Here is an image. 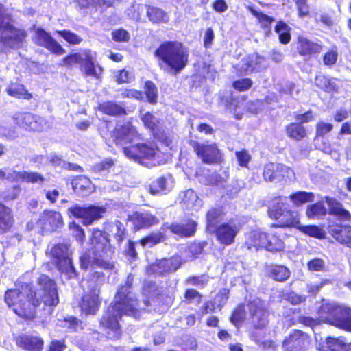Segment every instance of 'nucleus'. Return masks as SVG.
<instances>
[{"label":"nucleus","instance_id":"55","mask_svg":"<svg viewBox=\"0 0 351 351\" xmlns=\"http://www.w3.org/2000/svg\"><path fill=\"white\" fill-rule=\"evenodd\" d=\"M45 47L51 53L60 56L66 51L61 45L45 32Z\"/></svg>","mask_w":351,"mask_h":351},{"label":"nucleus","instance_id":"53","mask_svg":"<svg viewBox=\"0 0 351 351\" xmlns=\"http://www.w3.org/2000/svg\"><path fill=\"white\" fill-rule=\"evenodd\" d=\"M339 53L337 47L333 46L328 49L322 56V61L324 66L327 67H332L338 61Z\"/></svg>","mask_w":351,"mask_h":351},{"label":"nucleus","instance_id":"48","mask_svg":"<svg viewBox=\"0 0 351 351\" xmlns=\"http://www.w3.org/2000/svg\"><path fill=\"white\" fill-rule=\"evenodd\" d=\"M289 197L293 204L295 206L298 207L306 203L313 202L314 199V195L311 192L298 191L291 193Z\"/></svg>","mask_w":351,"mask_h":351},{"label":"nucleus","instance_id":"58","mask_svg":"<svg viewBox=\"0 0 351 351\" xmlns=\"http://www.w3.org/2000/svg\"><path fill=\"white\" fill-rule=\"evenodd\" d=\"M56 32L71 45H79L83 40L82 37L69 29L59 30Z\"/></svg>","mask_w":351,"mask_h":351},{"label":"nucleus","instance_id":"60","mask_svg":"<svg viewBox=\"0 0 351 351\" xmlns=\"http://www.w3.org/2000/svg\"><path fill=\"white\" fill-rule=\"evenodd\" d=\"M306 267L308 271H326L327 270L326 263L324 259L315 257L309 260L306 263Z\"/></svg>","mask_w":351,"mask_h":351},{"label":"nucleus","instance_id":"13","mask_svg":"<svg viewBox=\"0 0 351 351\" xmlns=\"http://www.w3.org/2000/svg\"><path fill=\"white\" fill-rule=\"evenodd\" d=\"M69 211L74 217L82 219V224L88 226L94 221L101 219L106 212V208L104 206H96L95 205L80 206L75 204L71 206Z\"/></svg>","mask_w":351,"mask_h":351},{"label":"nucleus","instance_id":"59","mask_svg":"<svg viewBox=\"0 0 351 351\" xmlns=\"http://www.w3.org/2000/svg\"><path fill=\"white\" fill-rule=\"evenodd\" d=\"M69 227L72 231V235L75 239L81 245L84 244L86 239L84 230L75 221L69 223Z\"/></svg>","mask_w":351,"mask_h":351},{"label":"nucleus","instance_id":"27","mask_svg":"<svg viewBox=\"0 0 351 351\" xmlns=\"http://www.w3.org/2000/svg\"><path fill=\"white\" fill-rule=\"evenodd\" d=\"M326 203L328 206L327 213L339 219L349 221L351 220V215L350 212L345 209L343 204L335 197L326 196L324 198Z\"/></svg>","mask_w":351,"mask_h":351},{"label":"nucleus","instance_id":"12","mask_svg":"<svg viewBox=\"0 0 351 351\" xmlns=\"http://www.w3.org/2000/svg\"><path fill=\"white\" fill-rule=\"evenodd\" d=\"M141 120L145 128L149 130L154 139L166 146H170L172 144V138L161 125V121L152 113L146 112L141 116Z\"/></svg>","mask_w":351,"mask_h":351},{"label":"nucleus","instance_id":"7","mask_svg":"<svg viewBox=\"0 0 351 351\" xmlns=\"http://www.w3.org/2000/svg\"><path fill=\"white\" fill-rule=\"evenodd\" d=\"M267 215L276 222L271 224V228H297L300 221L299 213L291 209L280 196L273 198L272 204L267 210Z\"/></svg>","mask_w":351,"mask_h":351},{"label":"nucleus","instance_id":"54","mask_svg":"<svg viewBox=\"0 0 351 351\" xmlns=\"http://www.w3.org/2000/svg\"><path fill=\"white\" fill-rule=\"evenodd\" d=\"M113 226L115 227V232L113 234V237L115 239L117 245L121 246L123 241L128 236V230L123 224V223L117 219L113 222Z\"/></svg>","mask_w":351,"mask_h":351},{"label":"nucleus","instance_id":"33","mask_svg":"<svg viewBox=\"0 0 351 351\" xmlns=\"http://www.w3.org/2000/svg\"><path fill=\"white\" fill-rule=\"evenodd\" d=\"M64 226L63 218L59 212L45 210V229L51 232L58 231Z\"/></svg>","mask_w":351,"mask_h":351},{"label":"nucleus","instance_id":"43","mask_svg":"<svg viewBox=\"0 0 351 351\" xmlns=\"http://www.w3.org/2000/svg\"><path fill=\"white\" fill-rule=\"evenodd\" d=\"M343 341L339 338L328 337L324 341H320L317 351H341Z\"/></svg>","mask_w":351,"mask_h":351},{"label":"nucleus","instance_id":"9","mask_svg":"<svg viewBox=\"0 0 351 351\" xmlns=\"http://www.w3.org/2000/svg\"><path fill=\"white\" fill-rule=\"evenodd\" d=\"M250 313V323L253 329L249 334L250 338L257 343L259 336L257 331L266 329L269 323V312L263 301L260 299L251 300L247 304Z\"/></svg>","mask_w":351,"mask_h":351},{"label":"nucleus","instance_id":"10","mask_svg":"<svg viewBox=\"0 0 351 351\" xmlns=\"http://www.w3.org/2000/svg\"><path fill=\"white\" fill-rule=\"evenodd\" d=\"M189 145L204 164L221 165L224 162V155L215 143H210L208 141L200 143L190 140Z\"/></svg>","mask_w":351,"mask_h":351},{"label":"nucleus","instance_id":"29","mask_svg":"<svg viewBox=\"0 0 351 351\" xmlns=\"http://www.w3.org/2000/svg\"><path fill=\"white\" fill-rule=\"evenodd\" d=\"M267 232L253 231L250 232L243 245L247 250L265 248L267 250Z\"/></svg>","mask_w":351,"mask_h":351},{"label":"nucleus","instance_id":"41","mask_svg":"<svg viewBox=\"0 0 351 351\" xmlns=\"http://www.w3.org/2000/svg\"><path fill=\"white\" fill-rule=\"evenodd\" d=\"M247 10L256 18L258 23L261 27L265 30L267 32H269L271 28V24L274 21V18L267 15L261 11L255 10L252 6L247 7Z\"/></svg>","mask_w":351,"mask_h":351},{"label":"nucleus","instance_id":"45","mask_svg":"<svg viewBox=\"0 0 351 351\" xmlns=\"http://www.w3.org/2000/svg\"><path fill=\"white\" fill-rule=\"evenodd\" d=\"M246 312L243 303L238 304L231 311L229 321L236 327H239L245 319Z\"/></svg>","mask_w":351,"mask_h":351},{"label":"nucleus","instance_id":"31","mask_svg":"<svg viewBox=\"0 0 351 351\" xmlns=\"http://www.w3.org/2000/svg\"><path fill=\"white\" fill-rule=\"evenodd\" d=\"M146 16L153 24L166 23L169 21L167 13L162 8L153 5H145Z\"/></svg>","mask_w":351,"mask_h":351},{"label":"nucleus","instance_id":"52","mask_svg":"<svg viewBox=\"0 0 351 351\" xmlns=\"http://www.w3.org/2000/svg\"><path fill=\"white\" fill-rule=\"evenodd\" d=\"M144 93L145 94L147 100L149 104H156L158 102V88L152 81L147 80L145 82Z\"/></svg>","mask_w":351,"mask_h":351},{"label":"nucleus","instance_id":"20","mask_svg":"<svg viewBox=\"0 0 351 351\" xmlns=\"http://www.w3.org/2000/svg\"><path fill=\"white\" fill-rule=\"evenodd\" d=\"M341 305L332 302L322 300L316 313L321 323L336 326Z\"/></svg>","mask_w":351,"mask_h":351},{"label":"nucleus","instance_id":"49","mask_svg":"<svg viewBox=\"0 0 351 351\" xmlns=\"http://www.w3.org/2000/svg\"><path fill=\"white\" fill-rule=\"evenodd\" d=\"M285 249L283 240L276 232H267V250L271 252H280Z\"/></svg>","mask_w":351,"mask_h":351},{"label":"nucleus","instance_id":"47","mask_svg":"<svg viewBox=\"0 0 351 351\" xmlns=\"http://www.w3.org/2000/svg\"><path fill=\"white\" fill-rule=\"evenodd\" d=\"M291 27L283 21H278L275 25V31L278 34V39L281 44H288L291 39Z\"/></svg>","mask_w":351,"mask_h":351},{"label":"nucleus","instance_id":"63","mask_svg":"<svg viewBox=\"0 0 351 351\" xmlns=\"http://www.w3.org/2000/svg\"><path fill=\"white\" fill-rule=\"evenodd\" d=\"M143 294L147 296H152L158 294V287L154 280H145L141 287Z\"/></svg>","mask_w":351,"mask_h":351},{"label":"nucleus","instance_id":"44","mask_svg":"<svg viewBox=\"0 0 351 351\" xmlns=\"http://www.w3.org/2000/svg\"><path fill=\"white\" fill-rule=\"evenodd\" d=\"M15 123L19 126L25 130H34L36 125V121L34 116L28 112H20L14 117Z\"/></svg>","mask_w":351,"mask_h":351},{"label":"nucleus","instance_id":"19","mask_svg":"<svg viewBox=\"0 0 351 351\" xmlns=\"http://www.w3.org/2000/svg\"><path fill=\"white\" fill-rule=\"evenodd\" d=\"M291 172V169L283 164L270 162L265 165L262 174L265 182H282Z\"/></svg>","mask_w":351,"mask_h":351},{"label":"nucleus","instance_id":"64","mask_svg":"<svg viewBox=\"0 0 351 351\" xmlns=\"http://www.w3.org/2000/svg\"><path fill=\"white\" fill-rule=\"evenodd\" d=\"M112 38L115 42L123 43L128 42L130 36L129 32L126 29L123 28H119L114 29L112 32Z\"/></svg>","mask_w":351,"mask_h":351},{"label":"nucleus","instance_id":"11","mask_svg":"<svg viewBox=\"0 0 351 351\" xmlns=\"http://www.w3.org/2000/svg\"><path fill=\"white\" fill-rule=\"evenodd\" d=\"M241 226L234 219L222 222L210 233H213L217 242L223 246H229L235 242L236 237L240 232Z\"/></svg>","mask_w":351,"mask_h":351},{"label":"nucleus","instance_id":"2","mask_svg":"<svg viewBox=\"0 0 351 351\" xmlns=\"http://www.w3.org/2000/svg\"><path fill=\"white\" fill-rule=\"evenodd\" d=\"M153 55L160 69L174 76L180 73L189 62V49L178 40L162 41Z\"/></svg>","mask_w":351,"mask_h":351},{"label":"nucleus","instance_id":"30","mask_svg":"<svg viewBox=\"0 0 351 351\" xmlns=\"http://www.w3.org/2000/svg\"><path fill=\"white\" fill-rule=\"evenodd\" d=\"M167 230H161L158 231L150 232L147 235L141 237L138 241V243L142 247H153L160 243L166 241L167 236L166 234Z\"/></svg>","mask_w":351,"mask_h":351},{"label":"nucleus","instance_id":"18","mask_svg":"<svg viewBox=\"0 0 351 351\" xmlns=\"http://www.w3.org/2000/svg\"><path fill=\"white\" fill-rule=\"evenodd\" d=\"M181 265L182 262L178 257L162 258L150 264L147 269V273L148 275L163 276L176 271Z\"/></svg>","mask_w":351,"mask_h":351},{"label":"nucleus","instance_id":"3","mask_svg":"<svg viewBox=\"0 0 351 351\" xmlns=\"http://www.w3.org/2000/svg\"><path fill=\"white\" fill-rule=\"evenodd\" d=\"M90 244L93 250V257L85 252L80 256V266L86 271L90 266H96L105 270L114 268L112 261V256L114 253V247L110 244L108 234L97 228L92 230Z\"/></svg>","mask_w":351,"mask_h":351},{"label":"nucleus","instance_id":"37","mask_svg":"<svg viewBox=\"0 0 351 351\" xmlns=\"http://www.w3.org/2000/svg\"><path fill=\"white\" fill-rule=\"evenodd\" d=\"M267 275L275 281L285 282L291 276V271L285 265H271L267 269Z\"/></svg>","mask_w":351,"mask_h":351},{"label":"nucleus","instance_id":"23","mask_svg":"<svg viewBox=\"0 0 351 351\" xmlns=\"http://www.w3.org/2000/svg\"><path fill=\"white\" fill-rule=\"evenodd\" d=\"M84 58L80 62V69L86 76H92L99 79L103 69L101 66L95 65L94 58L90 49H84L82 51Z\"/></svg>","mask_w":351,"mask_h":351},{"label":"nucleus","instance_id":"46","mask_svg":"<svg viewBox=\"0 0 351 351\" xmlns=\"http://www.w3.org/2000/svg\"><path fill=\"white\" fill-rule=\"evenodd\" d=\"M336 326L351 331V308L341 305Z\"/></svg>","mask_w":351,"mask_h":351},{"label":"nucleus","instance_id":"8","mask_svg":"<svg viewBox=\"0 0 351 351\" xmlns=\"http://www.w3.org/2000/svg\"><path fill=\"white\" fill-rule=\"evenodd\" d=\"M49 255L58 271L61 274H64L68 279L78 278L79 274L73 265L72 252L69 250V244H55L49 250Z\"/></svg>","mask_w":351,"mask_h":351},{"label":"nucleus","instance_id":"22","mask_svg":"<svg viewBox=\"0 0 351 351\" xmlns=\"http://www.w3.org/2000/svg\"><path fill=\"white\" fill-rule=\"evenodd\" d=\"M197 223L191 219H188L184 223H171L168 225L165 223L161 226V230L169 229L171 232L180 237L188 238L193 237L196 232Z\"/></svg>","mask_w":351,"mask_h":351},{"label":"nucleus","instance_id":"50","mask_svg":"<svg viewBox=\"0 0 351 351\" xmlns=\"http://www.w3.org/2000/svg\"><path fill=\"white\" fill-rule=\"evenodd\" d=\"M13 178L16 182L36 183L42 181V176L36 172L14 171Z\"/></svg>","mask_w":351,"mask_h":351},{"label":"nucleus","instance_id":"28","mask_svg":"<svg viewBox=\"0 0 351 351\" xmlns=\"http://www.w3.org/2000/svg\"><path fill=\"white\" fill-rule=\"evenodd\" d=\"M287 136L291 140L298 142L308 138L309 132L301 123L291 122L285 128Z\"/></svg>","mask_w":351,"mask_h":351},{"label":"nucleus","instance_id":"17","mask_svg":"<svg viewBox=\"0 0 351 351\" xmlns=\"http://www.w3.org/2000/svg\"><path fill=\"white\" fill-rule=\"evenodd\" d=\"M99 295L100 289L94 287L82 295L78 303L82 314L85 315H95L97 314L101 304V298Z\"/></svg>","mask_w":351,"mask_h":351},{"label":"nucleus","instance_id":"38","mask_svg":"<svg viewBox=\"0 0 351 351\" xmlns=\"http://www.w3.org/2000/svg\"><path fill=\"white\" fill-rule=\"evenodd\" d=\"M7 94L16 99L29 100L32 95L28 92L23 84L19 82H10L5 90Z\"/></svg>","mask_w":351,"mask_h":351},{"label":"nucleus","instance_id":"40","mask_svg":"<svg viewBox=\"0 0 351 351\" xmlns=\"http://www.w3.org/2000/svg\"><path fill=\"white\" fill-rule=\"evenodd\" d=\"M59 303L57 285L53 280L45 279V305L54 306Z\"/></svg>","mask_w":351,"mask_h":351},{"label":"nucleus","instance_id":"26","mask_svg":"<svg viewBox=\"0 0 351 351\" xmlns=\"http://www.w3.org/2000/svg\"><path fill=\"white\" fill-rule=\"evenodd\" d=\"M226 215L225 208L223 206H217L210 208L206 213V229L210 232L223 219Z\"/></svg>","mask_w":351,"mask_h":351},{"label":"nucleus","instance_id":"14","mask_svg":"<svg viewBox=\"0 0 351 351\" xmlns=\"http://www.w3.org/2000/svg\"><path fill=\"white\" fill-rule=\"evenodd\" d=\"M311 337L300 329H293L282 341V351H306Z\"/></svg>","mask_w":351,"mask_h":351},{"label":"nucleus","instance_id":"34","mask_svg":"<svg viewBox=\"0 0 351 351\" xmlns=\"http://www.w3.org/2000/svg\"><path fill=\"white\" fill-rule=\"evenodd\" d=\"M98 110L103 114L112 117H121L127 114V110L124 107L112 101L99 104Z\"/></svg>","mask_w":351,"mask_h":351},{"label":"nucleus","instance_id":"16","mask_svg":"<svg viewBox=\"0 0 351 351\" xmlns=\"http://www.w3.org/2000/svg\"><path fill=\"white\" fill-rule=\"evenodd\" d=\"M126 220L132 223L133 232L149 229L160 222L158 217L149 210L134 211L128 215Z\"/></svg>","mask_w":351,"mask_h":351},{"label":"nucleus","instance_id":"39","mask_svg":"<svg viewBox=\"0 0 351 351\" xmlns=\"http://www.w3.org/2000/svg\"><path fill=\"white\" fill-rule=\"evenodd\" d=\"M296 229L304 235L320 240L326 239L327 232L322 226L315 224L301 225L300 222Z\"/></svg>","mask_w":351,"mask_h":351},{"label":"nucleus","instance_id":"57","mask_svg":"<svg viewBox=\"0 0 351 351\" xmlns=\"http://www.w3.org/2000/svg\"><path fill=\"white\" fill-rule=\"evenodd\" d=\"M333 125L323 121H318L315 125V138L326 136L333 130Z\"/></svg>","mask_w":351,"mask_h":351},{"label":"nucleus","instance_id":"51","mask_svg":"<svg viewBox=\"0 0 351 351\" xmlns=\"http://www.w3.org/2000/svg\"><path fill=\"white\" fill-rule=\"evenodd\" d=\"M326 214L327 209L322 202L313 203L306 207V215L309 219L325 216Z\"/></svg>","mask_w":351,"mask_h":351},{"label":"nucleus","instance_id":"4","mask_svg":"<svg viewBox=\"0 0 351 351\" xmlns=\"http://www.w3.org/2000/svg\"><path fill=\"white\" fill-rule=\"evenodd\" d=\"M137 136V131L131 123L117 125L111 132V137L114 143L117 146L123 147V152L128 158L140 163H143L145 160L154 158L159 152L156 146H150L146 143L124 146L132 143Z\"/></svg>","mask_w":351,"mask_h":351},{"label":"nucleus","instance_id":"62","mask_svg":"<svg viewBox=\"0 0 351 351\" xmlns=\"http://www.w3.org/2000/svg\"><path fill=\"white\" fill-rule=\"evenodd\" d=\"M253 82L250 78H241L234 81L232 84L233 88L239 92H245L250 89Z\"/></svg>","mask_w":351,"mask_h":351},{"label":"nucleus","instance_id":"36","mask_svg":"<svg viewBox=\"0 0 351 351\" xmlns=\"http://www.w3.org/2000/svg\"><path fill=\"white\" fill-rule=\"evenodd\" d=\"M264 58L258 54L248 55L243 60V71L245 74L258 73L263 67L261 66L262 61Z\"/></svg>","mask_w":351,"mask_h":351},{"label":"nucleus","instance_id":"15","mask_svg":"<svg viewBox=\"0 0 351 351\" xmlns=\"http://www.w3.org/2000/svg\"><path fill=\"white\" fill-rule=\"evenodd\" d=\"M295 45L296 53L305 60L318 56L324 49L321 42L313 41L303 35L297 36Z\"/></svg>","mask_w":351,"mask_h":351},{"label":"nucleus","instance_id":"1","mask_svg":"<svg viewBox=\"0 0 351 351\" xmlns=\"http://www.w3.org/2000/svg\"><path fill=\"white\" fill-rule=\"evenodd\" d=\"M144 312L139 298L134 292V275L130 273L124 283L118 286L112 301L104 311L99 327L109 339L118 340L123 334L120 324L122 317L139 319Z\"/></svg>","mask_w":351,"mask_h":351},{"label":"nucleus","instance_id":"61","mask_svg":"<svg viewBox=\"0 0 351 351\" xmlns=\"http://www.w3.org/2000/svg\"><path fill=\"white\" fill-rule=\"evenodd\" d=\"M238 165L243 168H248L252 156L247 150L243 149L235 152Z\"/></svg>","mask_w":351,"mask_h":351},{"label":"nucleus","instance_id":"35","mask_svg":"<svg viewBox=\"0 0 351 351\" xmlns=\"http://www.w3.org/2000/svg\"><path fill=\"white\" fill-rule=\"evenodd\" d=\"M73 191L81 195H87L93 191L91 180L86 176L80 175L72 180Z\"/></svg>","mask_w":351,"mask_h":351},{"label":"nucleus","instance_id":"56","mask_svg":"<svg viewBox=\"0 0 351 351\" xmlns=\"http://www.w3.org/2000/svg\"><path fill=\"white\" fill-rule=\"evenodd\" d=\"M208 276L207 274H204L198 276L192 275L188 276L185 279V283L197 287L204 288L208 285Z\"/></svg>","mask_w":351,"mask_h":351},{"label":"nucleus","instance_id":"25","mask_svg":"<svg viewBox=\"0 0 351 351\" xmlns=\"http://www.w3.org/2000/svg\"><path fill=\"white\" fill-rule=\"evenodd\" d=\"M15 343L17 346L28 351H41L43 346L41 338L25 334L18 335Z\"/></svg>","mask_w":351,"mask_h":351},{"label":"nucleus","instance_id":"24","mask_svg":"<svg viewBox=\"0 0 351 351\" xmlns=\"http://www.w3.org/2000/svg\"><path fill=\"white\" fill-rule=\"evenodd\" d=\"M14 223L12 208L0 201V234L10 232L14 227Z\"/></svg>","mask_w":351,"mask_h":351},{"label":"nucleus","instance_id":"32","mask_svg":"<svg viewBox=\"0 0 351 351\" xmlns=\"http://www.w3.org/2000/svg\"><path fill=\"white\" fill-rule=\"evenodd\" d=\"M338 80L337 78L319 75L315 77V85L325 93H335L339 92V86L335 82Z\"/></svg>","mask_w":351,"mask_h":351},{"label":"nucleus","instance_id":"6","mask_svg":"<svg viewBox=\"0 0 351 351\" xmlns=\"http://www.w3.org/2000/svg\"><path fill=\"white\" fill-rule=\"evenodd\" d=\"M4 7L0 3V49H16L25 42L27 32L25 29L17 27L9 15H3Z\"/></svg>","mask_w":351,"mask_h":351},{"label":"nucleus","instance_id":"42","mask_svg":"<svg viewBox=\"0 0 351 351\" xmlns=\"http://www.w3.org/2000/svg\"><path fill=\"white\" fill-rule=\"evenodd\" d=\"M167 178L162 176L150 182L147 186V191L152 195H164L167 193Z\"/></svg>","mask_w":351,"mask_h":351},{"label":"nucleus","instance_id":"21","mask_svg":"<svg viewBox=\"0 0 351 351\" xmlns=\"http://www.w3.org/2000/svg\"><path fill=\"white\" fill-rule=\"evenodd\" d=\"M326 232L336 242L351 247V226L330 222L326 227Z\"/></svg>","mask_w":351,"mask_h":351},{"label":"nucleus","instance_id":"5","mask_svg":"<svg viewBox=\"0 0 351 351\" xmlns=\"http://www.w3.org/2000/svg\"><path fill=\"white\" fill-rule=\"evenodd\" d=\"M4 300L17 315L25 319L33 317L30 304L36 307L41 303V298L37 297L36 290L27 282H20L17 288L8 289Z\"/></svg>","mask_w":351,"mask_h":351}]
</instances>
